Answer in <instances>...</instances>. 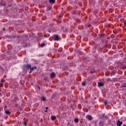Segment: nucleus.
<instances>
[{
	"instance_id": "nucleus-27",
	"label": "nucleus",
	"mask_w": 126,
	"mask_h": 126,
	"mask_svg": "<svg viewBox=\"0 0 126 126\" xmlns=\"http://www.w3.org/2000/svg\"><path fill=\"white\" fill-rule=\"evenodd\" d=\"M23 125H24V126H27V124H26V122H23Z\"/></svg>"
},
{
	"instance_id": "nucleus-33",
	"label": "nucleus",
	"mask_w": 126,
	"mask_h": 126,
	"mask_svg": "<svg viewBox=\"0 0 126 126\" xmlns=\"http://www.w3.org/2000/svg\"><path fill=\"white\" fill-rule=\"evenodd\" d=\"M124 25H126V21L124 22Z\"/></svg>"
},
{
	"instance_id": "nucleus-7",
	"label": "nucleus",
	"mask_w": 126,
	"mask_h": 126,
	"mask_svg": "<svg viewBox=\"0 0 126 126\" xmlns=\"http://www.w3.org/2000/svg\"><path fill=\"white\" fill-rule=\"evenodd\" d=\"M4 111H5V115H10L11 113L9 110H6V109H5V108H4Z\"/></svg>"
},
{
	"instance_id": "nucleus-23",
	"label": "nucleus",
	"mask_w": 126,
	"mask_h": 126,
	"mask_svg": "<svg viewBox=\"0 0 126 126\" xmlns=\"http://www.w3.org/2000/svg\"><path fill=\"white\" fill-rule=\"evenodd\" d=\"M44 80L45 81H47L48 80V77H45L44 78Z\"/></svg>"
},
{
	"instance_id": "nucleus-36",
	"label": "nucleus",
	"mask_w": 126,
	"mask_h": 126,
	"mask_svg": "<svg viewBox=\"0 0 126 126\" xmlns=\"http://www.w3.org/2000/svg\"><path fill=\"white\" fill-rule=\"evenodd\" d=\"M125 63H126L124 62L122 63V64H125Z\"/></svg>"
},
{
	"instance_id": "nucleus-44",
	"label": "nucleus",
	"mask_w": 126,
	"mask_h": 126,
	"mask_svg": "<svg viewBox=\"0 0 126 126\" xmlns=\"http://www.w3.org/2000/svg\"><path fill=\"white\" fill-rule=\"evenodd\" d=\"M124 126H126V125H124Z\"/></svg>"
},
{
	"instance_id": "nucleus-22",
	"label": "nucleus",
	"mask_w": 126,
	"mask_h": 126,
	"mask_svg": "<svg viewBox=\"0 0 126 126\" xmlns=\"http://www.w3.org/2000/svg\"><path fill=\"white\" fill-rule=\"evenodd\" d=\"M122 68H123V69H126V66H121Z\"/></svg>"
},
{
	"instance_id": "nucleus-3",
	"label": "nucleus",
	"mask_w": 126,
	"mask_h": 126,
	"mask_svg": "<svg viewBox=\"0 0 126 126\" xmlns=\"http://www.w3.org/2000/svg\"><path fill=\"white\" fill-rule=\"evenodd\" d=\"M7 3H6V1L3 0H2L0 2V6H5Z\"/></svg>"
},
{
	"instance_id": "nucleus-19",
	"label": "nucleus",
	"mask_w": 126,
	"mask_h": 126,
	"mask_svg": "<svg viewBox=\"0 0 126 126\" xmlns=\"http://www.w3.org/2000/svg\"><path fill=\"white\" fill-rule=\"evenodd\" d=\"M3 82L1 81V83L0 84V87H3Z\"/></svg>"
},
{
	"instance_id": "nucleus-21",
	"label": "nucleus",
	"mask_w": 126,
	"mask_h": 126,
	"mask_svg": "<svg viewBox=\"0 0 126 126\" xmlns=\"http://www.w3.org/2000/svg\"><path fill=\"white\" fill-rule=\"evenodd\" d=\"M44 46H45V43H42L41 44V48H43V47H44Z\"/></svg>"
},
{
	"instance_id": "nucleus-40",
	"label": "nucleus",
	"mask_w": 126,
	"mask_h": 126,
	"mask_svg": "<svg viewBox=\"0 0 126 126\" xmlns=\"http://www.w3.org/2000/svg\"><path fill=\"white\" fill-rule=\"evenodd\" d=\"M108 81H109V82H110V79H108Z\"/></svg>"
},
{
	"instance_id": "nucleus-35",
	"label": "nucleus",
	"mask_w": 126,
	"mask_h": 126,
	"mask_svg": "<svg viewBox=\"0 0 126 126\" xmlns=\"http://www.w3.org/2000/svg\"><path fill=\"white\" fill-rule=\"evenodd\" d=\"M44 112H48V110H46L44 111Z\"/></svg>"
},
{
	"instance_id": "nucleus-43",
	"label": "nucleus",
	"mask_w": 126,
	"mask_h": 126,
	"mask_svg": "<svg viewBox=\"0 0 126 126\" xmlns=\"http://www.w3.org/2000/svg\"><path fill=\"white\" fill-rule=\"evenodd\" d=\"M49 33H50V32H51V31H49Z\"/></svg>"
},
{
	"instance_id": "nucleus-6",
	"label": "nucleus",
	"mask_w": 126,
	"mask_h": 126,
	"mask_svg": "<svg viewBox=\"0 0 126 126\" xmlns=\"http://www.w3.org/2000/svg\"><path fill=\"white\" fill-rule=\"evenodd\" d=\"M101 120H108V117L105 116V114H103L101 117L100 118Z\"/></svg>"
},
{
	"instance_id": "nucleus-30",
	"label": "nucleus",
	"mask_w": 126,
	"mask_h": 126,
	"mask_svg": "<svg viewBox=\"0 0 126 126\" xmlns=\"http://www.w3.org/2000/svg\"><path fill=\"white\" fill-rule=\"evenodd\" d=\"M70 125V123L69 122H68L67 123V126H69Z\"/></svg>"
},
{
	"instance_id": "nucleus-31",
	"label": "nucleus",
	"mask_w": 126,
	"mask_h": 126,
	"mask_svg": "<svg viewBox=\"0 0 126 126\" xmlns=\"http://www.w3.org/2000/svg\"><path fill=\"white\" fill-rule=\"evenodd\" d=\"M78 109H81V106L79 105V106H78Z\"/></svg>"
},
{
	"instance_id": "nucleus-28",
	"label": "nucleus",
	"mask_w": 126,
	"mask_h": 126,
	"mask_svg": "<svg viewBox=\"0 0 126 126\" xmlns=\"http://www.w3.org/2000/svg\"><path fill=\"white\" fill-rule=\"evenodd\" d=\"M87 27H90V26H91V25L90 24L89 25H87Z\"/></svg>"
},
{
	"instance_id": "nucleus-16",
	"label": "nucleus",
	"mask_w": 126,
	"mask_h": 126,
	"mask_svg": "<svg viewBox=\"0 0 126 126\" xmlns=\"http://www.w3.org/2000/svg\"><path fill=\"white\" fill-rule=\"evenodd\" d=\"M41 101H43L45 102L46 101V97H41Z\"/></svg>"
},
{
	"instance_id": "nucleus-11",
	"label": "nucleus",
	"mask_w": 126,
	"mask_h": 126,
	"mask_svg": "<svg viewBox=\"0 0 126 126\" xmlns=\"http://www.w3.org/2000/svg\"><path fill=\"white\" fill-rule=\"evenodd\" d=\"M98 85L99 87H102V86H104V83L98 82Z\"/></svg>"
},
{
	"instance_id": "nucleus-5",
	"label": "nucleus",
	"mask_w": 126,
	"mask_h": 126,
	"mask_svg": "<svg viewBox=\"0 0 126 126\" xmlns=\"http://www.w3.org/2000/svg\"><path fill=\"white\" fill-rule=\"evenodd\" d=\"M104 123H105V121L103 120H101L98 122V126H104Z\"/></svg>"
},
{
	"instance_id": "nucleus-25",
	"label": "nucleus",
	"mask_w": 126,
	"mask_h": 126,
	"mask_svg": "<svg viewBox=\"0 0 126 126\" xmlns=\"http://www.w3.org/2000/svg\"><path fill=\"white\" fill-rule=\"evenodd\" d=\"M86 85V84H85V82L82 83V86H85Z\"/></svg>"
},
{
	"instance_id": "nucleus-24",
	"label": "nucleus",
	"mask_w": 126,
	"mask_h": 126,
	"mask_svg": "<svg viewBox=\"0 0 126 126\" xmlns=\"http://www.w3.org/2000/svg\"><path fill=\"white\" fill-rule=\"evenodd\" d=\"M112 72L113 74H116V73H117V71H113Z\"/></svg>"
},
{
	"instance_id": "nucleus-34",
	"label": "nucleus",
	"mask_w": 126,
	"mask_h": 126,
	"mask_svg": "<svg viewBox=\"0 0 126 126\" xmlns=\"http://www.w3.org/2000/svg\"><path fill=\"white\" fill-rule=\"evenodd\" d=\"M18 99V98H16L15 100V101H17Z\"/></svg>"
},
{
	"instance_id": "nucleus-8",
	"label": "nucleus",
	"mask_w": 126,
	"mask_h": 126,
	"mask_svg": "<svg viewBox=\"0 0 126 126\" xmlns=\"http://www.w3.org/2000/svg\"><path fill=\"white\" fill-rule=\"evenodd\" d=\"M49 2L51 4H55L56 3V0H49Z\"/></svg>"
},
{
	"instance_id": "nucleus-12",
	"label": "nucleus",
	"mask_w": 126,
	"mask_h": 126,
	"mask_svg": "<svg viewBox=\"0 0 126 126\" xmlns=\"http://www.w3.org/2000/svg\"><path fill=\"white\" fill-rule=\"evenodd\" d=\"M52 9V6H47V11H50V10H51Z\"/></svg>"
},
{
	"instance_id": "nucleus-13",
	"label": "nucleus",
	"mask_w": 126,
	"mask_h": 126,
	"mask_svg": "<svg viewBox=\"0 0 126 126\" xmlns=\"http://www.w3.org/2000/svg\"><path fill=\"white\" fill-rule=\"evenodd\" d=\"M56 75V74H55V73L52 72L51 73H50V77L52 78L53 77H55V76Z\"/></svg>"
},
{
	"instance_id": "nucleus-14",
	"label": "nucleus",
	"mask_w": 126,
	"mask_h": 126,
	"mask_svg": "<svg viewBox=\"0 0 126 126\" xmlns=\"http://www.w3.org/2000/svg\"><path fill=\"white\" fill-rule=\"evenodd\" d=\"M51 119L52 121H55V120H56V119H57V118L56 117V116L52 115L51 117Z\"/></svg>"
},
{
	"instance_id": "nucleus-29",
	"label": "nucleus",
	"mask_w": 126,
	"mask_h": 126,
	"mask_svg": "<svg viewBox=\"0 0 126 126\" xmlns=\"http://www.w3.org/2000/svg\"><path fill=\"white\" fill-rule=\"evenodd\" d=\"M104 104H105V105H107L108 102H107V101H105V102H104Z\"/></svg>"
},
{
	"instance_id": "nucleus-10",
	"label": "nucleus",
	"mask_w": 126,
	"mask_h": 126,
	"mask_svg": "<svg viewBox=\"0 0 126 126\" xmlns=\"http://www.w3.org/2000/svg\"><path fill=\"white\" fill-rule=\"evenodd\" d=\"M122 125H123V122H121V121L119 120V121L117 122V126H122Z\"/></svg>"
},
{
	"instance_id": "nucleus-2",
	"label": "nucleus",
	"mask_w": 126,
	"mask_h": 126,
	"mask_svg": "<svg viewBox=\"0 0 126 126\" xmlns=\"http://www.w3.org/2000/svg\"><path fill=\"white\" fill-rule=\"evenodd\" d=\"M53 38L54 39V41H60L61 40V38L60 37L58 34H55Z\"/></svg>"
},
{
	"instance_id": "nucleus-26",
	"label": "nucleus",
	"mask_w": 126,
	"mask_h": 126,
	"mask_svg": "<svg viewBox=\"0 0 126 126\" xmlns=\"http://www.w3.org/2000/svg\"><path fill=\"white\" fill-rule=\"evenodd\" d=\"M20 84H21V85H22V86H23L24 85V84L23 83L21 82V81H20Z\"/></svg>"
},
{
	"instance_id": "nucleus-42",
	"label": "nucleus",
	"mask_w": 126,
	"mask_h": 126,
	"mask_svg": "<svg viewBox=\"0 0 126 126\" xmlns=\"http://www.w3.org/2000/svg\"><path fill=\"white\" fill-rule=\"evenodd\" d=\"M75 13H76V12H74V14H75Z\"/></svg>"
},
{
	"instance_id": "nucleus-39",
	"label": "nucleus",
	"mask_w": 126,
	"mask_h": 126,
	"mask_svg": "<svg viewBox=\"0 0 126 126\" xmlns=\"http://www.w3.org/2000/svg\"><path fill=\"white\" fill-rule=\"evenodd\" d=\"M48 107H46V110H48Z\"/></svg>"
},
{
	"instance_id": "nucleus-4",
	"label": "nucleus",
	"mask_w": 126,
	"mask_h": 126,
	"mask_svg": "<svg viewBox=\"0 0 126 126\" xmlns=\"http://www.w3.org/2000/svg\"><path fill=\"white\" fill-rule=\"evenodd\" d=\"M35 69H37V66L35 65H33L32 67L30 68L29 73H31L33 70H35Z\"/></svg>"
},
{
	"instance_id": "nucleus-41",
	"label": "nucleus",
	"mask_w": 126,
	"mask_h": 126,
	"mask_svg": "<svg viewBox=\"0 0 126 126\" xmlns=\"http://www.w3.org/2000/svg\"><path fill=\"white\" fill-rule=\"evenodd\" d=\"M113 33L114 34H116V32H115L113 31Z\"/></svg>"
},
{
	"instance_id": "nucleus-37",
	"label": "nucleus",
	"mask_w": 126,
	"mask_h": 126,
	"mask_svg": "<svg viewBox=\"0 0 126 126\" xmlns=\"http://www.w3.org/2000/svg\"><path fill=\"white\" fill-rule=\"evenodd\" d=\"M38 88L39 90H40V87L39 86H38Z\"/></svg>"
},
{
	"instance_id": "nucleus-32",
	"label": "nucleus",
	"mask_w": 126,
	"mask_h": 126,
	"mask_svg": "<svg viewBox=\"0 0 126 126\" xmlns=\"http://www.w3.org/2000/svg\"><path fill=\"white\" fill-rule=\"evenodd\" d=\"M55 97H56V95L53 94V98H55Z\"/></svg>"
},
{
	"instance_id": "nucleus-15",
	"label": "nucleus",
	"mask_w": 126,
	"mask_h": 126,
	"mask_svg": "<svg viewBox=\"0 0 126 126\" xmlns=\"http://www.w3.org/2000/svg\"><path fill=\"white\" fill-rule=\"evenodd\" d=\"M74 122L76 123V124H77V123H78V118H75L74 119Z\"/></svg>"
},
{
	"instance_id": "nucleus-9",
	"label": "nucleus",
	"mask_w": 126,
	"mask_h": 126,
	"mask_svg": "<svg viewBox=\"0 0 126 126\" xmlns=\"http://www.w3.org/2000/svg\"><path fill=\"white\" fill-rule=\"evenodd\" d=\"M86 118L87 119V120H88V121L92 120V116H91V115H87L86 116Z\"/></svg>"
},
{
	"instance_id": "nucleus-17",
	"label": "nucleus",
	"mask_w": 126,
	"mask_h": 126,
	"mask_svg": "<svg viewBox=\"0 0 126 126\" xmlns=\"http://www.w3.org/2000/svg\"><path fill=\"white\" fill-rule=\"evenodd\" d=\"M121 88H123V87H126V83H124L121 86Z\"/></svg>"
},
{
	"instance_id": "nucleus-18",
	"label": "nucleus",
	"mask_w": 126,
	"mask_h": 126,
	"mask_svg": "<svg viewBox=\"0 0 126 126\" xmlns=\"http://www.w3.org/2000/svg\"><path fill=\"white\" fill-rule=\"evenodd\" d=\"M67 68V66H64L63 68H62V70H63V71H64V70H66V69Z\"/></svg>"
},
{
	"instance_id": "nucleus-20",
	"label": "nucleus",
	"mask_w": 126,
	"mask_h": 126,
	"mask_svg": "<svg viewBox=\"0 0 126 126\" xmlns=\"http://www.w3.org/2000/svg\"><path fill=\"white\" fill-rule=\"evenodd\" d=\"M78 4L79 5V6H82V2H80L78 3Z\"/></svg>"
},
{
	"instance_id": "nucleus-1",
	"label": "nucleus",
	"mask_w": 126,
	"mask_h": 126,
	"mask_svg": "<svg viewBox=\"0 0 126 126\" xmlns=\"http://www.w3.org/2000/svg\"><path fill=\"white\" fill-rule=\"evenodd\" d=\"M31 64H25L23 65L22 67V69L23 70H28V69H30L31 68Z\"/></svg>"
},
{
	"instance_id": "nucleus-38",
	"label": "nucleus",
	"mask_w": 126,
	"mask_h": 126,
	"mask_svg": "<svg viewBox=\"0 0 126 126\" xmlns=\"http://www.w3.org/2000/svg\"><path fill=\"white\" fill-rule=\"evenodd\" d=\"M6 108H7V106H5V109H6Z\"/></svg>"
}]
</instances>
